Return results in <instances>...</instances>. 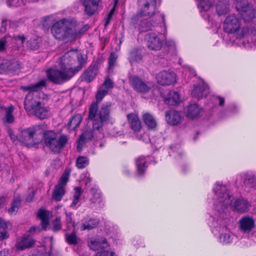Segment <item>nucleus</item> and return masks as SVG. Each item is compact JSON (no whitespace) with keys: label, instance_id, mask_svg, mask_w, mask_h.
I'll use <instances>...</instances> for the list:
<instances>
[{"label":"nucleus","instance_id":"7","mask_svg":"<svg viewBox=\"0 0 256 256\" xmlns=\"http://www.w3.org/2000/svg\"><path fill=\"white\" fill-rule=\"evenodd\" d=\"M56 134L52 130L44 132V142L46 146L55 154L60 153L68 142V138L65 135H61L58 138Z\"/></svg>","mask_w":256,"mask_h":256},{"label":"nucleus","instance_id":"42","mask_svg":"<svg viewBox=\"0 0 256 256\" xmlns=\"http://www.w3.org/2000/svg\"><path fill=\"white\" fill-rule=\"evenodd\" d=\"M89 164V160L85 156H80L76 160V166L78 168L82 169Z\"/></svg>","mask_w":256,"mask_h":256},{"label":"nucleus","instance_id":"55","mask_svg":"<svg viewBox=\"0 0 256 256\" xmlns=\"http://www.w3.org/2000/svg\"><path fill=\"white\" fill-rule=\"evenodd\" d=\"M6 60H4L0 64V74H7L8 69L6 68Z\"/></svg>","mask_w":256,"mask_h":256},{"label":"nucleus","instance_id":"58","mask_svg":"<svg viewBox=\"0 0 256 256\" xmlns=\"http://www.w3.org/2000/svg\"><path fill=\"white\" fill-rule=\"evenodd\" d=\"M40 230H41V228L40 226H34L30 228V230H29V232L31 234H34L36 233L40 232Z\"/></svg>","mask_w":256,"mask_h":256},{"label":"nucleus","instance_id":"59","mask_svg":"<svg viewBox=\"0 0 256 256\" xmlns=\"http://www.w3.org/2000/svg\"><path fill=\"white\" fill-rule=\"evenodd\" d=\"M20 0H7V4L10 6H17Z\"/></svg>","mask_w":256,"mask_h":256},{"label":"nucleus","instance_id":"27","mask_svg":"<svg viewBox=\"0 0 256 256\" xmlns=\"http://www.w3.org/2000/svg\"><path fill=\"white\" fill-rule=\"evenodd\" d=\"M90 192L92 195V197L90 199L92 204L98 205V206L102 208L104 206L101 195L100 193L97 192V190L94 188H92L90 190Z\"/></svg>","mask_w":256,"mask_h":256},{"label":"nucleus","instance_id":"38","mask_svg":"<svg viewBox=\"0 0 256 256\" xmlns=\"http://www.w3.org/2000/svg\"><path fill=\"white\" fill-rule=\"evenodd\" d=\"M136 163L137 168L138 172L140 174H144L146 166L145 165L146 160L144 156H140L136 160Z\"/></svg>","mask_w":256,"mask_h":256},{"label":"nucleus","instance_id":"32","mask_svg":"<svg viewBox=\"0 0 256 256\" xmlns=\"http://www.w3.org/2000/svg\"><path fill=\"white\" fill-rule=\"evenodd\" d=\"M216 10L219 16L226 14L228 12L227 0H220L216 4Z\"/></svg>","mask_w":256,"mask_h":256},{"label":"nucleus","instance_id":"62","mask_svg":"<svg viewBox=\"0 0 256 256\" xmlns=\"http://www.w3.org/2000/svg\"><path fill=\"white\" fill-rule=\"evenodd\" d=\"M41 221L42 228L44 230H46L48 225V220H41Z\"/></svg>","mask_w":256,"mask_h":256},{"label":"nucleus","instance_id":"46","mask_svg":"<svg viewBox=\"0 0 256 256\" xmlns=\"http://www.w3.org/2000/svg\"><path fill=\"white\" fill-rule=\"evenodd\" d=\"M66 242L72 245H75L78 243V238L76 234L72 232L71 234H65Z\"/></svg>","mask_w":256,"mask_h":256},{"label":"nucleus","instance_id":"8","mask_svg":"<svg viewBox=\"0 0 256 256\" xmlns=\"http://www.w3.org/2000/svg\"><path fill=\"white\" fill-rule=\"evenodd\" d=\"M48 79L55 84H62L69 80L74 76V72L68 70H65L60 68L59 69H50L46 71Z\"/></svg>","mask_w":256,"mask_h":256},{"label":"nucleus","instance_id":"11","mask_svg":"<svg viewBox=\"0 0 256 256\" xmlns=\"http://www.w3.org/2000/svg\"><path fill=\"white\" fill-rule=\"evenodd\" d=\"M138 5L139 12L136 16L138 17H150L155 13L156 10V0H138Z\"/></svg>","mask_w":256,"mask_h":256},{"label":"nucleus","instance_id":"6","mask_svg":"<svg viewBox=\"0 0 256 256\" xmlns=\"http://www.w3.org/2000/svg\"><path fill=\"white\" fill-rule=\"evenodd\" d=\"M224 30L228 34H233L236 38H244L248 30L240 27V21L235 14H230L226 18L223 26Z\"/></svg>","mask_w":256,"mask_h":256},{"label":"nucleus","instance_id":"12","mask_svg":"<svg viewBox=\"0 0 256 256\" xmlns=\"http://www.w3.org/2000/svg\"><path fill=\"white\" fill-rule=\"evenodd\" d=\"M165 39L164 34L158 32L157 33L150 32L145 36L148 47L153 50H160L162 48V42Z\"/></svg>","mask_w":256,"mask_h":256},{"label":"nucleus","instance_id":"61","mask_svg":"<svg viewBox=\"0 0 256 256\" xmlns=\"http://www.w3.org/2000/svg\"><path fill=\"white\" fill-rule=\"evenodd\" d=\"M15 40H19L21 42V43L22 44L26 40V38L24 36H14Z\"/></svg>","mask_w":256,"mask_h":256},{"label":"nucleus","instance_id":"24","mask_svg":"<svg viewBox=\"0 0 256 256\" xmlns=\"http://www.w3.org/2000/svg\"><path fill=\"white\" fill-rule=\"evenodd\" d=\"M88 246L93 250L96 251L100 249H104L108 246L106 240L102 238L100 240H91L88 242Z\"/></svg>","mask_w":256,"mask_h":256},{"label":"nucleus","instance_id":"44","mask_svg":"<svg viewBox=\"0 0 256 256\" xmlns=\"http://www.w3.org/2000/svg\"><path fill=\"white\" fill-rule=\"evenodd\" d=\"M117 58L118 56L115 53L110 54L108 58V72H112L116 64Z\"/></svg>","mask_w":256,"mask_h":256},{"label":"nucleus","instance_id":"15","mask_svg":"<svg viewBox=\"0 0 256 256\" xmlns=\"http://www.w3.org/2000/svg\"><path fill=\"white\" fill-rule=\"evenodd\" d=\"M158 82L162 86H169L176 82V74L170 70H163L156 76Z\"/></svg>","mask_w":256,"mask_h":256},{"label":"nucleus","instance_id":"56","mask_svg":"<svg viewBox=\"0 0 256 256\" xmlns=\"http://www.w3.org/2000/svg\"><path fill=\"white\" fill-rule=\"evenodd\" d=\"M114 8H113L110 10V12H109L108 15V17L106 20V22H105V26H106L107 25H108L110 23V22L113 16V14H114Z\"/></svg>","mask_w":256,"mask_h":256},{"label":"nucleus","instance_id":"41","mask_svg":"<svg viewBox=\"0 0 256 256\" xmlns=\"http://www.w3.org/2000/svg\"><path fill=\"white\" fill-rule=\"evenodd\" d=\"M74 193L73 196V200L72 203L70 204V207L74 208L76 204H78L80 196L82 193V191L81 188L80 187H75L74 188Z\"/></svg>","mask_w":256,"mask_h":256},{"label":"nucleus","instance_id":"25","mask_svg":"<svg viewBox=\"0 0 256 256\" xmlns=\"http://www.w3.org/2000/svg\"><path fill=\"white\" fill-rule=\"evenodd\" d=\"M142 119L145 124L149 129L154 130L157 126L156 120L153 115L146 112L142 115Z\"/></svg>","mask_w":256,"mask_h":256},{"label":"nucleus","instance_id":"29","mask_svg":"<svg viewBox=\"0 0 256 256\" xmlns=\"http://www.w3.org/2000/svg\"><path fill=\"white\" fill-rule=\"evenodd\" d=\"M99 224V220L96 218H90L81 226L80 228L82 230H90L96 228Z\"/></svg>","mask_w":256,"mask_h":256},{"label":"nucleus","instance_id":"1","mask_svg":"<svg viewBox=\"0 0 256 256\" xmlns=\"http://www.w3.org/2000/svg\"><path fill=\"white\" fill-rule=\"evenodd\" d=\"M108 94L106 90L100 88L96 93V101L92 102L90 106L88 119L92 122L94 130H102L104 124L110 120L112 102H104L98 108V104Z\"/></svg>","mask_w":256,"mask_h":256},{"label":"nucleus","instance_id":"16","mask_svg":"<svg viewBox=\"0 0 256 256\" xmlns=\"http://www.w3.org/2000/svg\"><path fill=\"white\" fill-rule=\"evenodd\" d=\"M98 69L99 63L98 62H92L82 75V80L88 82H92L96 76Z\"/></svg>","mask_w":256,"mask_h":256},{"label":"nucleus","instance_id":"57","mask_svg":"<svg viewBox=\"0 0 256 256\" xmlns=\"http://www.w3.org/2000/svg\"><path fill=\"white\" fill-rule=\"evenodd\" d=\"M213 99L216 102L218 101L220 106H222L224 104V98L220 96H214Z\"/></svg>","mask_w":256,"mask_h":256},{"label":"nucleus","instance_id":"19","mask_svg":"<svg viewBox=\"0 0 256 256\" xmlns=\"http://www.w3.org/2000/svg\"><path fill=\"white\" fill-rule=\"evenodd\" d=\"M167 122L171 125H177L181 122L182 116L176 110L167 111L165 114Z\"/></svg>","mask_w":256,"mask_h":256},{"label":"nucleus","instance_id":"39","mask_svg":"<svg viewBox=\"0 0 256 256\" xmlns=\"http://www.w3.org/2000/svg\"><path fill=\"white\" fill-rule=\"evenodd\" d=\"M70 170L69 169H66L62 174V176L60 178L58 183L57 186L64 188L67 184L68 181Z\"/></svg>","mask_w":256,"mask_h":256},{"label":"nucleus","instance_id":"10","mask_svg":"<svg viewBox=\"0 0 256 256\" xmlns=\"http://www.w3.org/2000/svg\"><path fill=\"white\" fill-rule=\"evenodd\" d=\"M130 86L138 93H148L152 88V84L140 76H133L129 78Z\"/></svg>","mask_w":256,"mask_h":256},{"label":"nucleus","instance_id":"30","mask_svg":"<svg viewBox=\"0 0 256 256\" xmlns=\"http://www.w3.org/2000/svg\"><path fill=\"white\" fill-rule=\"evenodd\" d=\"M6 68L8 69L7 74H12L19 70L20 64L19 62L16 60H6Z\"/></svg>","mask_w":256,"mask_h":256},{"label":"nucleus","instance_id":"28","mask_svg":"<svg viewBox=\"0 0 256 256\" xmlns=\"http://www.w3.org/2000/svg\"><path fill=\"white\" fill-rule=\"evenodd\" d=\"M142 17H138V18H136V16L133 18L134 20H138L140 22L139 24L138 28L140 32L148 31L151 30L152 27H154L155 24H153L152 22L150 20H141Z\"/></svg>","mask_w":256,"mask_h":256},{"label":"nucleus","instance_id":"64","mask_svg":"<svg viewBox=\"0 0 256 256\" xmlns=\"http://www.w3.org/2000/svg\"><path fill=\"white\" fill-rule=\"evenodd\" d=\"M52 165L54 168H56V166H60L61 165V162L59 159H56L54 160L53 162L52 163Z\"/></svg>","mask_w":256,"mask_h":256},{"label":"nucleus","instance_id":"5","mask_svg":"<svg viewBox=\"0 0 256 256\" xmlns=\"http://www.w3.org/2000/svg\"><path fill=\"white\" fill-rule=\"evenodd\" d=\"M24 108L28 115L34 116L37 118L43 120L50 116L48 108L40 101H36L32 96H26L24 102Z\"/></svg>","mask_w":256,"mask_h":256},{"label":"nucleus","instance_id":"51","mask_svg":"<svg viewBox=\"0 0 256 256\" xmlns=\"http://www.w3.org/2000/svg\"><path fill=\"white\" fill-rule=\"evenodd\" d=\"M52 230L54 232H58L62 228L60 218L57 217L52 223Z\"/></svg>","mask_w":256,"mask_h":256},{"label":"nucleus","instance_id":"18","mask_svg":"<svg viewBox=\"0 0 256 256\" xmlns=\"http://www.w3.org/2000/svg\"><path fill=\"white\" fill-rule=\"evenodd\" d=\"M240 228L244 232H249L254 226V222L252 218L249 216L242 217L239 221Z\"/></svg>","mask_w":256,"mask_h":256},{"label":"nucleus","instance_id":"40","mask_svg":"<svg viewBox=\"0 0 256 256\" xmlns=\"http://www.w3.org/2000/svg\"><path fill=\"white\" fill-rule=\"evenodd\" d=\"M234 236L230 232L222 233L219 236L220 242L224 244H228L232 241Z\"/></svg>","mask_w":256,"mask_h":256},{"label":"nucleus","instance_id":"37","mask_svg":"<svg viewBox=\"0 0 256 256\" xmlns=\"http://www.w3.org/2000/svg\"><path fill=\"white\" fill-rule=\"evenodd\" d=\"M142 58V56L138 49L134 48L130 53L129 60L131 64L138 62Z\"/></svg>","mask_w":256,"mask_h":256},{"label":"nucleus","instance_id":"48","mask_svg":"<svg viewBox=\"0 0 256 256\" xmlns=\"http://www.w3.org/2000/svg\"><path fill=\"white\" fill-rule=\"evenodd\" d=\"M212 0H201L198 4V6L204 10H208L212 5Z\"/></svg>","mask_w":256,"mask_h":256},{"label":"nucleus","instance_id":"35","mask_svg":"<svg viewBox=\"0 0 256 256\" xmlns=\"http://www.w3.org/2000/svg\"><path fill=\"white\" fill-rule=\"evenodd\" d=\"M64 194V188L56 185L52 193V198L56 201H60Z\"/></svg>","mask_w":256,"mask_h":256},{"label":"nucleus","instance_id":"21","mask_svg":"<svg viewBox=\"0 0 256 256\" xmlns=\"http://www.w3.org/2000/svg\"><path fill=\"white\" fill-rule=\"evenodd\" d=\"M34 244V240L30 236H23L20 241L16 243V246L18 250H22L32 247Z\"/></svg>","mask_w":256,"mask_h":256},{"label":"nucleus","instance_id":"2","mask_svg":"<svg viewBox=\"0 0 256 256\" xmlns=\"http://www.w3.org/2000/svg\"><path fill=\"white\" fill-rule=\"evenodd\" d=\"M214 190L218 196V202L214 204L217 211L222 214L225 212L227 206L230 204L234 210L240 213L246 212L251 207L250 202L243 198H237L234 202L230 200V196L224 186L216 184Z\"/></svg>","mask_w":256,"mask_h":256},{"label":"nucleus","instance_id":"20","mask_svg":"<svg viewBox=\"0 0 256 256\" xmlns=\"http://www.w3.org/2000/svg\"><path fill=\"white\" fill-rule=\"evenodd\" d=\"M208 92V86L202 83L195 86L192 90V94L193 96L200 99L204 96H206Z\"/></svg>","mask_w":256,"mask_h":256},{"label":"nucleus","instance_id":"36","mask_svg":"<svg viewBox=\"0 0 256 256\" xmlns=\"http://www.w3.org/2000/svg\"><path fill=\"white\" fill-rule=\"evenodd\" d=\"M45 86V81L44 80H41L35 84H33L29 86H24L22 88L25 90H29L30 92H36Z\"/></svg>","mask_w":256,"mask_h":256},{"label":"nucleus","instance_id":"13","mask_svg":"<svg viewBox=\"0 0 256 256\" xmlns=\"http://www.w3.org/2000/svg\"><path fill=\"white\" fill-rule=\"evenodd\" d=\"M36 127L33 126L22 130L18 136V140L26 146H32L36 142L34 135L36 131Z\"/></svg>","mask_w":256,"mask_h":256},{"label":"nucleus","instance_id":"23","mask_svg":"<svg viewBox=\"0 0 256 256\" xmlns=\"http://www.w3.org/2000/svg\"><path fill=\"white\" fill-rule=\"evenodd\" d=\"M203 112V109L198 104H190L188 106L186 116L190 118H195L200 117Z\"/></svg>","mask_w":256,"mask_h":256},{"label":"nucleus","instance_id":"17","mask_svg":"<svg viewBox=\"0 0 256 256\" xmlns=\"http://www.w3.org/2000/svg\"><path fill=\"white\" fill-rule=\"evenodd\" d=\"M100 0H80L84 7V12L89 16H92L98 12Z\"/></svg>","mask_w":256,"mask_h":256},{"label":"nucleus","instance_id":"43","mask_svg":"<svg viewBox=\"0 0 256 256\" xmlns=\"http://www.w3.org/2000/svg\"><path fill=\"white\" fill-rule=\"evenodd\" d=\"M26 46L32 50H36L40 46V40L36 38H30L26 42Z\"/></svg>","mask_w":256,"mask_h":256},{"label":"nucleus","instance_id":"53","mask_svg":"<svg viewBox=\"0 0 256 256\" xmlns=\"http://www.w3.org/2000/svg\"><path fill=\"white\" fill-rule=\"evenodd\" d=\"M50 212L43 209H40L38 212V216L41 220H48Z\"/></svg>","mask_w":256,"mask_h":256},{"label":"nucleus","instance_id":"9","mask_svg":"<svg viewBox=\"0 0 256 256\" xmlns=\"http://www.w3.org/2000/svg\"><path fill=\"white\" fill-rule=\"evenodd\" d=\"M127 118L130 126L136 134V138L147 142L149 140L148 136L142 129L141 122L138 116L134 114L131 113L127 115Z\"/></svg>","mask_w":256,"mask_h":256},{"label":"nucleus","instance_id":"49","mask_svg":"<svg viewBox=\"0 0 256 256\" xmlns=\"http://www.w3.org/2000/svg\"><path fill=\"white\" fill-rule=\"evenodd\" d=\"M66 224L67 226V230H71L72 228L74 226V223L72 222V214L70 212H66Z\"/></svg>","mask_w":256,"mask_h":256},{"label":"nucleus","instance_id":"22","mask_svg":"<svg viewBox=\"0 0 256 256\" xmlns=\"http://www.w3.org/2000/svg\"><path fill=\"white\" fill-rule=\"evenodd\" d=\"M92 130H86L80 136V138L78 142V150H82V146L83 144L86 140H90L94 136V133L95 132H101L103 129L102 130H94L93 128V123L92 122Z\"/></svg>","mask_w":256,"mask_h":256},{"label":"nucleus","instance_id":"4","mask_svg":"<svg viewBox=\"0 0 256 256\" xmlns=\"http://www.w3.org/2000/svg\"><path fill=\"white\" fill-rule=\"evenodd\" d=\"M84 58L82 55L78 54L74 51H68L60 58V68L74 72V75L83 66Z\"/></svg>","mask_w":256,"mask_h":256},{"label":"nucleus","instance_id":"26","mask_svg":"<svg viewBox=\"0 0 256 256\" xmlns=\"http://www.w3.org/2000/svg\"><path fill=\"white\" fill-rule=\"evenodd\" d=\"M180 101V95L175 91H170L167 98L165 99V102L170 106L177 105Z\"/></svg>","mask_w":256,"mask_h":256},{"label":"nucleus","instance_id":"50","mask_svg":"<svg viewBox=\"0 0 256 256\" xmlns=\"http://www.w3.org/2000/svg\"><path fill=\"white\" fill-rule=\"evenodd\" d=\"M6 227V224L4 223L0 226V240H1L8 238L9 236Z\"/></svg>","mask_w":256,"mask_h":256},{"label":"nucleus","instance_id":"33","mask_svg":"<svg viewBox=\"0 0 256 256\" xmlns=\"http://www.w3.org/2000/svg\"><path fill=\"white\" fill-rule=\"evenodd\" d=\"M82 120L81 114H76L73 116L68 124V128L70 130H74L80 124Z\"/></svg>","mask_w":256,"mask_h":256},{"label":"nucleus","instance_id":"52","mask_svg":"<svg viewBox=\"0 0 256 256\" xmlns=\"http://www.w3.org/2000/svg\"><path fill=\"white\" fill-rule=\"evenodd\" d=\"M248 42L256 44V28L251 30L250 32L248 35Z\"/></svg>","mask_w":256,"mask_h":256},{"label":"nucleus","instance_id":"60","mask_svg":"<svg viewBox=\"0 0 256 256\" xmlns=\"http://www.w3.org/2000/svg\"><path fill=\"white\" fill-rule=\"evenodd\" d=\"M35 192L34 191H32L31 193H30L26 198V200L28 202H30L32 200L34 196Z\"/></svg>","mask_w":256,"mask_h":256},{"label":"nucleus","instance_id":"14","mask_svg":"<svg viewBox=\"0 0 256 256\" xmlns=\"http://www.w3.org/2000/svg\"><path fill=\"white\" fill-rule=\"evenodd\" d=\"M237 2V8L240 12L241 17L245 22H249L254 17V11L253 8L244 2V5L242 4L240 0H234Z\"/></svg>","mask_w":256,"mask_h":256},{"label":"nucleus","instance_id":"47","mask_svg":"<svg viewBox=\"0 0 256 256\" xmlns=\"http://www.w3.org/2000/svg\"><path fill=\"white\" fill-rule=\"evenodd\" d=\"M244 183L246 186L252 188L256 183V178L252 176L246 175L244 178Z\"/></svg>","mask_w":256,"mask_h":256},{"label":"nucleus","instance_id":"54","mask_svg":"<svg viewBox=\"0 0 256 256\" xmlns=\"http://www.w3.org/2000/svg\"><path fill=\"white\" fill-rule=\"evenodd\" d=\"M96 256H116L114 252L104 250L98 252Z\"/></svg>","mask_w":256,"mask_h":256},{"label":"nucleus","instance_id":"3","mask_svg":"<svg viewBox=\"0 0 256 256\" xmlns=\"http://www.w3.org/2000/svg\"><path fill=\"white\" fill-rule=\"evenodd\" d=\"M88 29V27L85 26L77 30H76L75 22L70 20L62 19L54 24L51 31L56 39L62 40L68 38L73 40L80 36Z\"/></svg>","mask_w":256,"mask_h":256},{"label":"nucleus","instance_id":"31","mask_svg":"<svg viewBox=\"0 0 256 256\" xmlns=\"http://www.w3.org/2000/svg\"><path fill=\"white\" fill-rule=\"evenodd\" d=\"M20 204V197L18 196L14 197L10 208L8 210V213L11 215L16 214L19 209Z\"/></svg>","mask_w":256,"mask_h":256},{"label":"nucleus","instance_id":"45","mask_svg":"<svg viewBox=\"0 0 256 256\" xmlns=\"http://www.w3.org/2000/svg\"><path fill=\"white\" fill-rule=\"evenodd\" d=\"M114 83L110 78L108 76H106L101 86V88H103L104 90H106L108 92V90H112L114 87Z\"/></svg>","mask_w":256,"mask_h":256},{"label":"nucleus","instance_id":"34","mask_svg":"<svg viewBox=\"0 0 256 256\" xmlns=\"http://www.w3.org/2000/svg\"><path fill=\"white\" fill-rule=\"evenodd\" d=\"M4 117L3 118L4 122L8 124H12L14 122V118L12 113L14 112V108L12 106H10L8 108H6Z\"/></svg>","mask_w":256,"mask_h":256},{"label":"nucleus","instance_id":"63","mask_svg":"<svg viewBox=\"0 0 256 256\" xmlns=\"http://www.w3.org/2000/svg\"><path fill=\"white\" fill-rule=\"evenodd\" d=\"M6 43V42L5 40H0V52L4 50Z\"/></svg>","mask_w":256,"mask_h":256}]
</instances>
